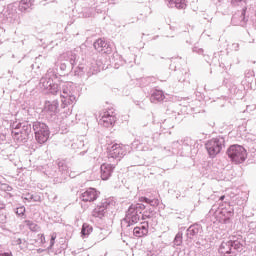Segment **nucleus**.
Segmentation results:
<instances>
[{"mask_svg": "<svg viewBox=\"0 0 256 256\" xmlns=\"http://www.w3.org/2000/svg\"><path fill=\"white\" fill-rule=\"evenodd\" d=\"M12 135L18 143H23L27 141L29 135H31V125H24L21 130L19 128H15L12 130Z\"/></svg>", "mask_w": 256, "mask_h": 256, "instance_id": "1a4fd4ad", "label": "nucleus"}, {"mask_svg": "<svg viewBox=\"0 0 256 256\" xmlns=\"http://www.w3.org/2000/svg\"><path fill=\"white\" fill-rule=\"evenodd\" d=\"M107 149L109 159H123L127 155V151H129V146L116 143Z\"/></svg>", "mask_w": 256, "mask_h": 256, "instance_id": "0eeeda50", "label": "nucleus"}, {"mask_svg": "<svg viewBox=\"0 0 256 256\" xmlns=\"http://www.w3.org/2000/svg\"><path fill=\"white\" fill-rule=\"evenodd\" d=\"M181 243H183V237L181 236V234H177L175 236V239H174V245H181Z\"/></svg>", "mask_w": 256, "mask_h": 256, "instance_id": "bb28decb", "label": "nucleus"}, {"mask_svg": "<svg viewBox=\"0 0 256 256\" xmlns=\"http://www.w3.org/2000/svg\"><path fill=\"white\" fill-rule=\"evenodd\" d=\"M233 47L237 51V49H239V44H233Z\"/></svg>", "mask_w": 256, "mask_h": 256, "instance_id": "58836bf2", "label": "nucleus"}, {"mask_svg": "<svg viewBox=\"0 0 256 256\" xmlns=\"http://www.w3.org/2000/svg\"><path fill=\"white\" fill-rule=\"evenodd\" d=\"M99 125L103 127H112L113 124L117 121L115 117V112L113 110H106L100 114Z\"/></svg>", "mask_w": 256, "mask_h": 256, "instance_id": "9d476101", "label": "nucleus"}, {"mask_svg": "<svg viewBox=\"0 0 256 256\" xmlns=\"http://www.w3.org/2000/svg\"><path fill=\"white\" fill-rule=\"evenodd\" d=\"M16 215H25V206H21L19 208L16 209Z\"/></svg>", "mask_w": 256, "mask_h": 256, "instance_id": "c85d7f7f", "label": "nucleus"}, {"mask_svg": "<svg viewBox=\"0 0 256 256\" xmlns=\"http://www.w3.org/2000/svg\"><path fill=\"white\" fill-rule=\"evenodd\" d=\"M166 3L171 9H185L187 7V0H166Z\"/></svg>", "mask_w": 256, "mask_h": 256, "instance_id": "a211bd4d", "label": "nucleus"}, {"mask_svg": "<svg viewBox=\"0 0 256 256\" xmlns=\"http://www.w3.org/2000/svg\"><path fill=\"white\" fill-rule=\"evenodd\" d=\"M113 171H115L114 164H102L100 167L101 179L107 181L113 175Z\"/></svg>", "mask_w": 256, "mask_h": 256, "instance_id": "ddd939ff", "label": "nucleus"}, {"mask_svg": "<svg viewBox=\"0 0 256 256\" xmlns=\"http://www.w3.org/2000/svg\"><path fill=\"white\" fill-rule=\"evenodd\" d=\"M133 233L135 237H145L149 233V225L137 226L134 228Z\"/></svg>", "mask_w": 256, "mask_h": 256, "instance_id": "6ab92c4d", "label": "nucleus"}, {"mask_svg": "<svg viewBox=\"0 0 256 256\" xmlns=\"http://www.w3.org/2000/svg\"><path fill=\"white\" fill-rule=\"evenodd\" d=\"M0 209H5V204L0 200Z\"/></svg>", "mask_w": 256, "mask_h": 256, "instance_id": "e433bc0d", "label": "nucleus"}, {"mask_svg": "<svg viewBox=\"0 0 256 256\" xmlns=\"http://www.w3.org/2000/svg\"><path fill=\"white\" fill-rule=\"evenodd\" d=\"M60 69H61V71H65L67 69V64L61 63L60 64Z\"/></svg>", "mask_w": 256, "mask_h": 256, "instance_id": "473e14b6", "label": "nucleus"}, {"mask_svg": "<svg viewBox=\"0 0 256 256\" xmlns=\"http://www.w3.org/2000/svg\"><path fill=\"white\" fill-rule=\"evenodd\" d=\"M99 197V191L95 188H88L85 192H83L80 196L81 201L85 203H91L93 201H97Z\"/></svg>", "mask_w": 256, "mask_h": 256, "instance_id": "f8f14e48", "label": "nucleus"}, {"mask_svg": "<svg viewBox=\"0 0 256 256\" xmlns=\"http://www.w3.org/2000/svg\"><path fill=\"white\" fill-rule=\"evenodd\" d=\"M227 155L235 165H239L241 163H245L247 159V150L241 145H232L227 150Z\"/></svg>", "mask_w": 256, "mask_h": 256, "instance_id": "7ed1b4c3", "label": "nucleus"}, {"mask_svg": "<svg viewBox=\"0 0 256 256\" xmlns=\"http://www.w3.org/2000/svg\"><path fill=\"white\" fill-rule=\"evenodd\" d=\"M61 97L63 105H73L77 101L75 91H73V84L64 83L61 86Z\"/></svg>", "mask_w": 256, "mask_h": 256, "instance_id": "423d86ee", "label": "nucleus"}, {"mask_svg": "<svg viewBox=\"0 0 256 256\" xmlns=\"http://www.w3.org/2000/svg\"><path fill=\"white\" fill-rule=\"evenodd\" d=\"M219 199H220V201H224L225 200V195H222Z\"/></svg>", "mask_w": 256, "mask_h": 256, "instance_id": "a19ab883", "label": "nucleus"}, {"mask_svg": "<svg viewBox=\"0 0 256 256\" xmlns=\"http://www.w3.org/2000/svg\"><path fill=\"white\" fill-rule=\"evenodd\" d=\"M57 239V234H52L51 235V241H55Z\"/></svg>", "mask_w": 256, "mask_h": 256, "instance_id": "f704fd0d", "label": "nucleus"}, {"mask_svg": "<svg viewBox=\"0 0 256 256\" xmlns=\"http://www.w3.org/2000/svg\"><path fill=\"white\" fill-rule=\"evenodd\" d=\"M33 130L35 133V139L40 143V145H43V143H47L49 140V127L47 124L43 122H34L33 123Z\"/></svg>", "mask_w": 256, "mask_h": 256, "instance_id": "20e7f679", "label": "nucleus"}, {"mask_svg": "<svg viewBox=\"0 0 256 256\" xmlns=\"http://www.w3.org/2000/svg\"><path fill=\"white\" fill-rule=\"evenodd\" d=\"M94 48L99 53H109V44L101 38L94 42Z\"/></svg>", "mask_w": 256, "mask_h": 256, "instance_id": "dca6fc26", "label": "nucleus"}, {"mask_svg": "<svg viewBox=\"0 0 256 256\" xmlns=\"http://www.w3.org/2000/svg\"><path fill=\"white\" fill-rule=\"evenodd\" d=\"M55 245V240H50V247H53Z\"/></svg>", "mask_w": 256, "mask_h": 256, "instance_id": "ea45409f", "label": "nucleus"}, {"mask_svg": "<svg viewBox=\"0 0 256 256\" xmlns=\"http://www.w3.org/2000/svg\"><path fill=\"white\" fill-rule=\"evenodd\" d=\"M246 11H247V7L244 6L242 10L236 12L232 16V20H231L232 25L245 27L247 25V21H249V19L245 17Z\"/></svg>", "mask_w": 256, "mask_h": 256, "instance_id": "9b49d317", "label": "nucleus"}, {"mask_svg": "<svg viewBox=\"0 0 256 256\" xmlns=\"http://www.w3.org/2000/svg\"><path fill=\"white\" fill-rule=\"evenodd\" d=\"M163 99H165V94L161 90H155L150 97L151 103H157V101H163Z\"/></svg>", "mask_w": 256, "mask_h": 256, "instance_id": "aec40b11", "label": "nucleus"}, {"mask_svg": "<svg viewBox=\"0 0 256 256\" xmlns=\"http://www.w3.org/2000/svg\"><path fill=\"white\" fill-rule=\"evenodd\" d=\"M249 229H250V231H251L252 233H255V231H256V222H251V223L249 224Z\"/></svg>", "mask_w": 256, "mask_h": 256, "instance_id": "7c9ffc66", "label": "nucleus"}, {"mask_svg": "<svg viewBox=\"0 0 256 256\" xmlns=\"http://www.w3.org/2000/svg\"><path fill=\"white\" fill-rule=\"evenodd\" d=\"M232 5L234 6L241 5L243 7V5H245V0H232Z\"/></svg>", "mask_w": 256, "mask_h": 256, "instance_id": "c756f323", "label": "nucleus"}, {"mask_svg": "<svg viewBox=\"0 0 256 256\" xmlns=\"http://www.w3.org/2000/svg\"><path fill=\"white\" fill-rule=\"evenodd\" d=\"M23 199H25V201H33L34 203H39L41 202V196H37V195H33V194H26L24 195Z\"/></svg>", "mask_w": 256, "mask_h": 256, "instance_id": "4be33fe9", "label": "nucleus"}, {"mask_svg": "<svg viewBox=\"0 0 256 256\" xmlns=\"http://www.w3.org/2000/svg\"><path fill=\"white\" fill-rule=\"evenodd\" d=\"M24 225L30 229V231H39V225H37L35 222L30 220H25Z\"/></svg>", "mask_w": 256, "mask_h": 256, "instance_id": "b1692460", "label": "nucleus"}, {"mask_svg": "<svg viewBox=\"0 0 256 256\" xmlns=\"http://www.w3.org/2000/svg\"><path fill=\"white\" fill-rule=\"evenodd\" d=\"M243 251V238L232 239L222 242L219 247V253L223 256H235Z\"/></svg>", "mask_w": 256, "mask_h": 256, "instance_id": "f03ea898", "label": "nucleus"}, {"mask_svg": "<svg viewBox=\"0 0 256 256\" xmlns=\"http://www.w3.org/2000/svg\"><path fill=\"white\" fill-rule=\"evenodd\" d=\"M77 61V57L75 55H71V57L69 58V64L71 65V68L73 69V67H75Z\"/></svg>", "mask_w": 256, "mask_h": 256, "instance_id": "cd10ccee", "label": "nucleus"}, {"mask_svg": "<svg viewBox=\"0 0 256 256\" xmlns=\"http://www.w3.org/2000/svg\"><path fill=\"white\" fill-rule=\"evenodd\" d=\"M145 211V204L137 203L132 204L126 213L125 219L122 221V225H126V227H131V225H135V223H139L141 217L145 219L146 215L142 214Z\"/></svg>", "mask_w": 256, "mask_h": 256, "instance_id": "f257e3e1", "label": "nucleus"}, {"mask_svg": "<svg viewBox=\"0 0 256 256\" xmlns=\"http://www.w3.org/2000/svg\"><path fill=\"white\" fill-rule=\"evenodd\" d=\"M44 113H47L48 115H55L57 114V111H59V101H46L43 109Z\"/></svg>", "mask_w": 256, "mask_h": 256, "instance_id": "2eb2a0df", "label": "nucleus"}, {"mask_svg": "<svg viewBox=\"0 0 256 256\" xmlns=\"http://www.w3.org/2000/svg\"><path fill=\"white\" fill-rule=\"evenodd\" d=\"M93 231V227L89 226V224H83L81 234L83 237H87V235L91 234Z\"/></svg>", "mask_w": 256, "mask_h": 256, "instance_id": "393cba45", "label": "nucleus"}, {"mask_svg": "<svg viewBox=\"0 0 256 256\" xmlns=\"http://www.w3.org/2000/svg\"><path fill=\"white\" fill-rule=\"evenodd\" d=\"M5 223V219H3V216L0 215V224Z\"/></svg>", "mask_w": 256, "mask_h": 256, "instance_id": "4c0bfd02", "label": "nucleus"}, {"mask_svg": "<svg viewBox=\"0 0 256 256\" xmlns=\"http://www.w3.org/2000/svg\"><path fill=\"white\" fill-rule=\"evenodd\" d=\"M0 256H13L11 252H0Z\"/></svg>", "mask_w": 256, "mask_h": 256, "instance_id": "2f4dec72", "label": "nucleus"}, {"mask_svg": "<svg viewBox=\"0 0 256 256\" xmlns=\"http://www.w3.org/2000/svg\"><path fill=\"white\" fill-rule=\"evenodd\" d=\"M40 241L41 243H45V235L41 234Z\"/></svg>", "mask_w": 256, "mask_h": 256, "instance_id": "c9c22d12", "label": "nucleus"}, {"mask_svg": "<svg viewBox=\"0 0 256 256\" xmlns=\"http://www.w3.org/2000/svg\"><path fill=\"white\" fill-rule=\"evenodd\" d=\"M95 66H85L83 64H80L74 71L75 75L81 76L86 75L88 77H91V75H95Z\"/></svg>", "mask_w": 256, "mask_h": 256, "instance_id": "4468645a", "label": "nucleus"}, {"mask_svg": "<svg viewBox=\"0 0 256 256\" xmlns=\"http://www.w3.org/2000/svg\"><path fill=\"white\" fill-rule=\"evenodd\" d=\"M199 234V225L195 224L190 226L187 229V237H189L191 239V237H195V235Z\"/></svg>", "mask_w": 256, "mask_h": 256, "instance_id": "412c9836", "label": "nucleus"}, {"mask_svg": "<svg viewBox=\"0 0 256 256\" xmlns=\"http://www.w3.org/2000/svg\"><path fill=\"white\" fill-rule=\"evenodd\" d=\"M31 5H33V2H31V0H21L19 4V8L21 11H27V9L31 7Z\"/></svg>", "mask_w": 256, "mask_h": 256, "instance_id": "5701e85b", "label": "nucleus"}, {"mask_svg": "<svg viewBox=\"0 0 256 256\" xmlns=\"http://www.w3.org/2000/svg\"><path fill=\"white\" fill-rule=\"evenodd\" d=\"M23 244V240H21V238H17L15 241V245H22Z\"/></svg>", "mask_w": 256, "mask_h": 256, "instance_id": "72a5a7b5", "label": "nucleus"}, {"mask_svg": "<svg viewBox=\"0 0 256 256\" xmlns=\"http://www.w3.org/2000/svg\"><path fill=\"white\" fill-rule=\"evenodd\" d=\"M205 147L210 157H217V155L221 153L223 147H225V139L221 137L212 138L206 142Z\"/></svg>", "mask_w": 256, "mask_h": 256, "instance_id": "39448f33", "label": "nucleus"}, {"mask_svg": "<svg viewBox=\"0 0 256 256\" xmlns=\"http://www.w3.org/2000/svg\"><path fill=\"white\" fill-rule=\"evenodd\" d=\"M39 87L42 91H45V93H51L52 95L59 93V85L55 84L53 79L47 76L40 79Z\"/></svg>", "mask_w": 256, "mask_h": 256, "instance_id": "6e6552de", "label": "nucleus"}, {"mask_svg": "<svg viewBox=\"0 0 256 256\" xmlns=\"http://www.w3.org/2000/svg\"><path fill=\"white\" fill-rule=\"evenodd\" d=\"M109 203L107 201H104L101 203V205H98L92 212L93 217H98L101 219L105 216V209H107Z\"/></svg>", "mask_w": 256, "mask_h": 256, "instance_id": "f3484780", "label": "nucleus"}, {"mask_svg": "<svg viewBox=\"0 0 256 256\" xmlns=\"http://www.w3.org/2000/svg\"><path fill=\"white\" fill-rule=\"evenodd\" d=\"M140 201L144 202V203H148V205H151L152 207H155L157 205H159V200H151L147 197H141Z\"/></svg>", "mask_w": 256, "mask_h": 256, "instance_id": "a878e982", "label": "nucleus"}]
</instances>
